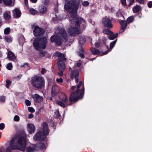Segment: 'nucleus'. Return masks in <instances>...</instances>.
<instances>
[{
	"instance_id": "nucleus-1",
	"label": "nucleus",
	"mask_w": 152,
	"mask_h": 152,
	"mask_svg": "<svg viewBox=\"0 0 152 152\" xmlns=\"http://www.w3.org/2000/svg\"><path fill=\"white\" fill-rule=\"evenodd\" d=\"M65 4L64 5V10L69 12L70 16L75 19L70 20L71 23H75V26L70 27L69 32L72 36H75L80 34L79 30L81 24V27L83 29L86 27V22L85 20L81 17H77V11L80 2L79 0H64Z\"/></svg>"
},
{
	"instance_id": "nucleus-2",
	"label": "nucleus",
	"mask_w": 152,
	"mask_h": 152,
	"mask_svg": "<svg viewBox=\"0 0 152 152\" xmlns=\"http://www.w3.org/2000/svg\"><path fill=\"white\" fill-rule=\"evenodd\" d=\"M26 136L24 134L15 136L10 141L9 146L6 150V152H11L12 150L18 149L22 151L26 148Z\"/></svg>"
},
{
	"instance_id": "nucleus-3",
	"label": "nucleus",
	"mask_w": 152,
	"mask_h": 152,
	"mask_svg": "<svg viewBox=\"0 0 152 152\" xmlns=\"http://www.w3.org/2000/svg\"><path fill=\"white\" fill-rule=\"evenodd\" d=\"M31 84L35 88L41 89L45 86V81L44 78L42 76H34L31 78Z\"/></svg>"
},
{
	"instance_id": "nucleus-4",
	"label": "nucleus",
	"mask_w": 152,
	"mask_h": 152,
	"mask_svg": "<svg viewBox=\"0 0 152 152\" xmlns=\"http://www.w3.org/2000/svg\"><path fill=\"white\" fill-rule=\"evenodd\" d=\"M47 39L45 37L41 38H36L34 40L33 45L37 50L45 49L47 44Z\"/></svg>"
},
{
	"instance_id": "nucleus-5",
	"label": "nucleus",
	"mask_w": 152,
	"mask_h": 152,
	"mask_svg": "<svg viewBox=\"0 0 152 152\" xmlns=\"http://www.w3.org/2000/svg\"><path fill=\"white\" fill-rule=\"evenodd\" d=\"M79 91V89H77L75 90V92H73L71 93L69 98V101L76 102L78 100L83 99L84 94V86H83L80 92V94L78 95Z\"/></svg>"
},
{
	"instance_id": "nucleus-6",
	"label": "nucleus",
	"mask_w": 152,
	"mask_h": 152,
	"mask_svg": "<svg viewBox=\"0 0 152 152\" xmlns=\"http://www.w3.org/2000/svg\"><path fill=\"white\" fill-rule=\"evenodd\" d=\"M48 134V132L45 133L42 131H39L34 134L33 139L34 141H44Z\"/></svg>"
},
{
	"instance_id": "nucleus-7",
	"label": "nucleus",
	"mask_w": 152,
	"mask_h": 152,
	"mask_svg": "<svg viewBox=\"0 0 152 152\" xmlns=\"http://www.w3.org/2000/svg\"><path fill=\"white\" fill-rule=\"evenodd\" d=\"M50 39L52 42H55L56 44L58 46H61L62 44L61 38L58 35H53L50 37Z\"/></svg>"
},
{
	"instance_id": "nucleus-8",
	"label": "nucleus",
	"mask_w": 152,
	"mask_h": 152,
	"mask_svg": "<svg viewBox=\"0 0 152 152\" xmlns=\"http://www.w3.org/2000/svg\"><path fill=\"white\" fill-rule=\"evenodd\" d=\"M45 32V30L43 28H40L37 26L35 27L33 31L34 36L37 37L43 36Z\"/></svg>"
},
{
	"instance_id": "nucleus-9",
	"label": "nucleus",
	"mask_w": 152,
	"mask_h": 152,
	"mask_svg": "<svg viewBox=\"0 0 152 152\" xmlns=\"http://www.w3.org/2000/svg\"><path fill=\"white\" fill-rule=\"evenodd\" d=\"M112 20L107 17H105L102 19V22L105 27L110 29L113 27Z\"/></svg>"
},
{
	"instance_id": "nucleus-10",
	"label": "nucleus",
	"mask_w": 152,
	"mask_h": 152,
	"mask_svg": "<svg viewBox=\"0 0 152 152\" xmlns=\"http://www.w3.org/2000/svg\"><path fill=\"white\" fill-rule=\"evenodd\" d=\"M107 50L104 52H100L99 50L97 49L94 48L91 49V52L94 55H99L100 56H102L103 55L107 54L109 51L108 47L107 46Z\"/></svg>"
},
{
	"instance_id": "nucleus-11",
	"label": "nucleus",
	"mask_w": 152,
	"mask_h": 152,
	"mask_svg": "<svg viewBox=\"0 0 152 152\" xmlns=\"http://www.w3.org/2000/svg\"><path fill=\"white\" fill-rule=\"evenodd\" d=\"M58 34H61V36L63 38V41L65 42L67 41V35L65 30L63 28L59 29Z\"/></svg>"
},
{
	"instance_id": "nucleus-12",
	"label": "nucleus",
	"mask_w": 152,
	"mask_h": 152,
	"mask_svg": "<svg viewBox=\"0 0 152 152\" xmlns=\"http://www.w3.org/2000/svg\"><path fill=\"white\" fill-rule=\"evenodd\" d=\"M34 147H35L36 151H39L41 149H46V145L43 142H38L34 145Z\"/></svg>"
},
{
	"instance_id": "nucleus-13",
	"label": "nucleus",
	"mask_w": 152,
	"mask_h": 152,
	"mask_svg": "<svg viewBox=\"0 0 152 152\" xmlns=\"http://www.w3.org/2000/svg\"><path fill=\"white\" fill-rule=\"evenodd\" d=\"M59 91L58 87L56 85H54L51 89V95L53 97L56 96Z\"/></svg>"
},
{
	"instance_id": "nucleus-14",
	"label": "nucleus",
	"mask_w": 152,
	"mask_h": 152,
	"mask_svg": "<svg viewBox=\"0 0 152 152\" xmlns=\"http://www.w3.org/2000/svg\"><path fill=\"white\" fill-rule=\"evenodd\" d=\"M32 97L34 101L37 103H39L43 101V97L37 94H32Z\"/></svg>"
},
{
	"instance_id": "nucleus-15",
	"label": "nucleus",
	"mask_w": 152,
	"mask_h": 152,
	"mask_svg": "<svg viewBox=\"0 0 152 152\" xmlns=\"http://www.w3.org/2000/svg\"><path fill=\"white\" fill-rule=\"evenodd\" d=\"M79 71L78 69H75L72 70L70 73V78L73 79H74L77 75L79 76Z\"/></svg>"
},
{
	"instance_id": "nucleus-16",
	"label": "nucleus",
	"mask_w": 152,
	"mask_h": 152,
	"mask_svg": "<svg viewBox=\"0 0 152 152\" xmlns=\"http://www.w3.org/2000/svg\"><path fill=\"white\" fill-rule=\"evenodd\" d=\"M119 23L123 32L125 30L127 26V22L125 20H121L119 21Z\"/></svg>"
},
{
	"instance_id": "nucleus-17",
	"label": "nucleus",
	"mask_w": 152,
	"mask_h": 152,
	"mask_svg": "<svg viewBox=\"0 0 152 152\" xmlns=\"http://www.w3.org/2000/svg\"><path fill=\"white\" fill-rule=\"evenodd\" d=\"M7 58L10 60H14L16 58V56L11 51H8L7 54Z\"/></svg>"
},
{
	"instance_id": "nucleus-18",
	"label": "nucleus",
	"mask_w": 152,
	"mask_h": 152,
	"mask_svg": "<svg viewBox=\"0 0 152 152\" xmlns=\"http://www.w3.org/2000/svg\"><path fill=\"white\" fill-rule=\"evenodd\" d=\"M42 130L43 131H42L45 133L47 132L49 133L48 125L45 122H44L42 123Z\"/></svg>"
},
{
	"instance_id": "nucleus-19",
	"label": "nucleus",
	"mask_w": 152,
	"mask_h": 152,
	"mask_svg": "<svg viewBox=\"0 0 152 152\" xmlns=\"http://www.w3.org/2000/svg\"><path fill=\"white\" fill-rule=\"evenodd\" d=\"M13 12L14 16L15 18H18L20 16L21 14L20 11L18 9H15Z\"/></svg>"
},
{
	"instance_id": "nucleus-20",
	"label": "nucleus",
	"mask_w": 152,
	"mask_h": 152,
	"mask_svg": "<svg viewBox=\"0 0 152 152\" xmlns=\"http://www.w3.org/2000/svg\"><path fill=\"white\" fill-rule=\"evenodd\" d=\"M59 99L64 102H66L68 101V98L67 96L63 93L61 94L59 96Z\"/></svg>"
},
{
	"instance_id": "nucleus-21",
	"label": "nucleus",
	"mask_w": 152,
	"mask_h": 152,
	"mask_svg": "<svg viewBox=\"0 0 152 152\" xmlns=\"http://www.w3.org/2000/svg\"><path fill=\"white\" fill-rule=\"evenodd\" d=\"M35 129V127L34 124H29V134H31L34 133Z\"/></svg>"
},
{
	"instance_id": "nucleus-22",
	"label": "nucleus",
	"mask_w": 152,
	"mask_h": 152,
	"mask_svg": "<svg viewBox=\"0 0 152 152\" xmlns=\"http://www.w3.org/2000/svg\"><path fill=\"white\" fill-rule=\"evenodd\" d=\"M39 12L41 13H45L47 11V8L45 6L43 5H41L39 6Z\"/></svg>"
},
{
	"instance_id": "nucleus-23",
	"label": "nucleus",
	"mask_w": 152,
	"mask_h": 152,
	"mask_svg": "<svg viewBox=\"0 0 152 152\" xmlns=\"http://www.w3.org/2000/svg\"><path fill=\"white\" fill-rule=\"evenodd\" d=\"M64 61L62 59H59L57 62L58 66H65Z\"/></svg>"
},
{
	"instance_id": "nucleus-24",
	"label": "nucleus",
	"mask_w": 152,
	"mask_h": 152,
	"mask_svg": "<svg viewBox=\"0 0 152 152\" xmlns=\"http://www.w3.org/2000/svg\"><path fill=\"white\" fill-rule=\"evenodd\" d=\"M56 53L57 56L58 57L60 58L59 59H62L65 60V61H66V58H65L64 54L59 52H57Z\"/></svg>"
},
{
	"instance_id": "nucleus-25",
	"label": "nucleus",
	"mask_w": 152,
	"mask_h": 152,
	"mask_svg": "<svg viewBox=\"0 0 152 152\" xmlns=\"http://www.w3.org/2000/svg\"><path fill=\"white\" fill-rule=\"evenodd\" d=\"M118 33L114 34L112 32V34L111 33L108 37V39L110 40H113L115 39L118 37Z\"/></svg>"
},
{
	"instance_id": "nucleus-26",
	"label": "nucleus",
	"mask_w": 152,
	"mask_h": 152,
	"mask_svg": "<svg viewBox=\"0 0 152 152\" xmlns=\"http://www.w3.org/2000/svg\"><path fill=\"white\" fill-rule=\"evenodd\" d=\"M10 13L9 11L5 12L4 13V18L6 20H8L10 18Z\"/></svg>"
},
{
	"instance_id": "nucleus-27",
	"label": "nucleus",
	"mask_w": 152,
	"mask_h": 152,
	"mask_svg": "<svg viewBox=\"0 0 152 152\" xmlns=\"http://www.w3.org/2000/svg\"><path fill=\"white\" fill-rule=\"evenodd\" d=\"M141 10L140 6L136 5L133 7V12L134 13H136L140 11Z\"/></svg>"
},
{
	"instance_id": "nucleus-28",
	"label": "nucleus",
	"mask_w": 152,
	"mask_h": 152,
	"mask_svg": "<svg viewBox=\"0 0 152 152\" xmlns=\"http://www.w3.org/2000/svg\"><path fill=\"white\" fill-rule=\"evenodd\" d=\"M2 1L4 3L8 6H12V0H0V3L2 2Z\"/></svg>"
},
{
	"instance_id": "nucleus-29",
	"label": "nucleus",
	"mask_w": 152,
	"mask_h": 152,
	"mask_svg": "<svg viewBox=\"0 0 152 152\" xmlns=\"http://www.w3.org/2000/svg\"><path fill=\"white\" fill-rule=\"evenodd\" d=\"M47 80L48 82V86H50L52 85L53 86L54 85H55L54 84L55 81L54 79H52L51 78H48L47 79Z\"/></svg>"
},
{
	"instance_id": "nucleus-30",
	"label": "nucleus",
	"mask_w": 152,
	"mask_h": 152,
	"mask_svg": "<svg viewBox=\"0 0 152 152\" xmlns=\"http://www.w3.org/2000/svg\"><path fill=\"white\" fill-rule=\"evenodd\" d=\"M86 39L83 37H80L79 38V43L83 45L86 41Z\"/></svg>"
},
{
	"instance_id": "nucleus-31",
	"label": "nucleus",
	"mask_w": 152,
	"mask_h": 152,
	"mask_svg": "<svg viewBox=\"0 0 152 152\" xmlns=\"http://www.w3.org/2000/svg\"><path fill=\"white\" fill-rule=\"evenodd\" d=\"M54 113L56 118H58L61 119V116L60 114L59 110L58 109L56 110Z\"/></svg>"
},
{
	"instance_id": "nucleus-32",
	"label": "nucleus",
	"mask_w": 152,
	"mask_h": 152,
	"mask_svg": "<svg viewBox=\"0 0 152 152\" xmlns=\"http://www.w3.org/2000/svg\"><path fill=\"white\" fill-rule=\"evenodd\" d=\"M108 28L104 29L103 30V33L105 34L110 35L111 34H112V31Z\"/></svg>"
},
{
	"instance_id": "nucleus-33",
	"label": "nucleus",
	"mask_w": 152,
	"mask_h": 152,
	"mask_svg": "<svg viewBox=\"0 0 152 152\" xmlns=\"http://www.w3.org/2000/svg\"><path fill=\"white\" fill-rule=\"evenodd\" d=\"M134 18L133 16L129 17L126 19V22L128 24L131 23L134 21Z\"/></svg>"
},
{
	"instance_id": "nucleus-34",
	"label": "nucleus",
	"mask_w": 152,
	"mask_h": 152,
	"mask_svg": "<svg viewBox=\"0 0 152 152\" xmlns=\"http://www.w3.org/2000/svg\"><path fill=\"white\" fill-rule=\"evenodd\" d=\"M117 41V39H116L114 41L111 42L110 43V50L112 49L113 48L116 42Z\"/></svg>"
},
{
	"instance_id": "nucleus-35",
	"label": "nucleus",
	"mask_w": 152,
	"mask_h": 152,
	"mask_svg": "<svg viewBox=\"0 0 152 152\" xmlns=\"http://www.w3.org/2000/svg\"><path fill=\"white\" fill-rule=\"evenodd\" d=\"M116 16L117 18H120L123 17L124 18V16L123 15L122 12L119 11H118L116 12Z\"/></svg>"
},
{
	"instance_id": "nucleus-36",
	"label": "nucleus",
	"mask_w": 152,
	"mask_h": 152,
	"mask_svg": "<svg viewBox=\"0 0 152 152\" xmlns=\"http://www.w3.org/2000/svg\"><path fill=\"white\" fill-rule=\"evenodd\" d=\"M57 104L63 108H65L66 107V105L64 102L61 101H58L57 102Z\"/></svg>"
},
{
	"instance_id": "nucleus-37",
	"label": "nucleus",
	"mask_w": 152,
	"mask_h": 152,
	"mask_svg": "<svg viewBox=\"0 0 152 152\" xmlns=\"http://www.w3.org/2000/svg\"><path fill=\"white\" fill-rule=\"evenodd\" d=\"M29 12L33 15H35L37 14V11L34 9H32L29 10Z\"/></svg>"
},
{
	"instance_id": "nucleus-38",
	"label": "nucleus",
	"mask_w": 152,
	"mask_h": 152,
	"mask_svg": "<svg viewBox=\"0 0 152 152\" xmlns=\"http://www.w3.org/2000/svg\"><path fill=\"white\" fill-rule=\"evenodd\" d=\"M10 28H7L4 30V34H10Z\"/></svg>"
},
{
	"instance_id": "nucleus-39",
	"label": "nucleus",
	"mask_w": 152,
	"mask_h": 152,
	"mask_svg": "<svg viewBox=\"0 0 152 152\" xmlns=\"http://www.w3.org/2000/svg\"><path fill=\"white\" fill-rule=\"evenodd\" d=\"M95 45L96 48H99L101 45L100 42V41L99 40L98 42H96Z\"/></svg>"
},
{
	"instance_id": "nucleus-40",
	"label": "nucleus",
	"mask_w": 152,
	"mask_h": 152,
	"mask_svg": "<svg viewBox=\"0 0 152 152\" xmlns=\"http://www.w3.org/2000/svg\"><path fill=\"white\" fill-rule=\"evenodd\" d=\"M89 3L87 1H84L82 3V5L84 7H87L89 5Z\"/></svg>"
},
{
	"instance_id": "nucleus-41",
	"label": "nucleus",
	"mask_w": 152,
	"mask_h": 152,
	"mask_svg": "<svg viewBox=\"0 0 152 152\" xmlns=\"http://www.w3.org/2000/svg\"><path fill=\"white\" fill-rule=\"evenodd\" d=\"M6 41L7 42H10L12 41V38L10 37H7L5 38Z\"/></svg>"
},
{
	"instance_id": "nucleus-42",
	"label": "nucleus",
	"mask_w": 152,
	"mask_h": 152,
	"mask_svg": "<svg viewBox=\"0 0 152 152\" xmlns=\"http://www.w3.org/2000/svg\"><path fill=\"white\" fill-rule=\"evenodd\" d=\"M11 83V82L10 80H6V86L7 88H8L9 87V85Z\"/></svg>"
},
{
	"instance_id": "nucleus-43",
	"label": "nucleus",
	"mask_w": 152,
	"mask_h": 152,
	"mask_svg": "<svg viewBox=\"0 0 152 152\" xmlns=\"http://www.w3.org/2000/svg\"><path fill=\"white\" fill-rule=\"evenodd\" d=\"M35 150V147H34V145L33 147L29 146V152H34Z\"/></svg>"
},
{
	"instance_id": "nucleus-44",
	"label": "nucleus",
	"mask_w": 152,
	"mask_h": 152,
	"mask_svg": "<svg viewBox=\"0 0 152 152\" xmlns=\"http://www.w3.org/2000/svg\"><path fill=\"white\" fill-rule=\"evenodd\" d=\"M20 118L18 116L16 115L14 118V120L15 121H19Z\"/></svg>"
},
{
	"instance_id": "nucleus-45",
	"label": "nucleus",
	"mask_w": 152,
	"mask_h": 152,
	"mask_svg": "<svg viewBox=\"0 0 152 152\" xmlns=\"http://www.w3.org/2000/svg\"><path fill=\"white\" fill-rule=\"evenodd\" d=\"M121 4L123 6H127L126 0H121Z\"/></svg>"
},
{
	"instance_id": "nucleus-46",
	"label": "nucleus",
	"mask_w": 152,
	"mask_h": 152,
	"mask_svg": "<svg viewBox=\"0 0 152 152\" xmlns=\"http://www.w3.org/2000/svg\"><path fill=\"white\" fill-rule=\"evenodd\" d=\"M128 1L129 2V4L128 5L129 7L132 5L134 2V0H129Z\"/></svg>"
},
{
	"instance_id": "nucleus-47",
	"label": "nucleus",
	"mask_w": 152,
	"mask_h": 152,
	"mask_svg": "<svg viewBox=\"0 0 152 152\" xmlns=\"http://www.w3.org/2000/svg\"><path fill=\"white\" fill-rule=\"evenodd\" d=\"M35 111V109L33 107H29V112L33 113H34Z\"/></svg>"
},
{
	"instance_id": "nucleus-48",
	"label": "nucleus",
	"mask_w": 152,
	"mask_h": 152,
	"mask_svg": "<svg viewBox=\"0 0 152 152\" xmlns=\"http://www.w3.org/2000/svg\"><path fill=\"white\" fill-rule=\"evenodd\" d=\"M58 67V69L59 71L61 72L62 71V72L63 73V72H64V69H65L66 67Z\"/></svg>"
},
{
	"instance_id": "nucleus-49",
	"label": "nucleus",
	"mask_w": 152,
	"mask_h": 152,
	"mask_svg": "<svg viewBox=\"0 0 152 152\" xmlns=\"http://www.w3.org/2000/svg\"><path fill=\"white\" fill-rule=\"evenodd\" d=\"M107 39L105 37H103L102 39V43L104 44H105L106 43Z\"/></svg>"
},
{
	"instance_id": "nucleus-50",
	"label": "nucleus",
	"mask_w": 152,
	"mask_h": 152,
	"mask_svg": "<svg viewBox=\"0 0 152 152\" xmlns=\"http://www.w3.org/2000/svg\"><path fill=\"white\" fill-rule=\"evenodd\" d=\"M56 80L58 83H62L63 82V80L62 78H61L59 79H57Z\"/></svg>"
},
{
	"instance_id": "nucleus-51",
	"label": "nucleus",
	"mask_w": 152,
	"mask_h": 152,
	"mask_svg": "<svg viewBox=\"0 0 152 152\" xmlns=\"http://www.w3.org/2000/svg\"><path fill=\"white\" fill-rule=\"evenodd\" d=\"M5 97L3 96H0V102H3L5 101Z\"/></svg>"
},
{
	"instance_id": "nucleus-52",
	"label": "nucleus",
	"mask_w": 152,
	"mask_h": 152,
	"mask_svg": "<svg viewBox=\"0 0 152 152\" xmlns=\"http://www.w3.org/2000/svg\"><path fill=\"white\" fill-rule=\"evenodd\" d=\"M147 4L148 7L150 8L152 7V1H150L148 2Z\"/></svg>"
},
{
	"instance_id": "nucleus-53",
	"label": "nucleus",
	"mask_w": 152,
	"mask_h": 152,
	"mask_svg": "<svg viewBox=\"0 0 152 152\" xmlns=\"http://www.w3.org/2000/svg\"><path fill=\"white\" fill-rule=\"evenodd\" d=\"M138 3L141 4H143L144 3V0H136Z\"/></svg>"
},
{
	"instance_id": "nucleus-54",
	"label": "nucleus",
	"mask_w": 152,
	"mask_h": 152,
	"mask_svg": "<svg viewBox=\"0 0 152 152\" xmlns=\"http://www.w3.org/2000/svg\"><path fill=\"white\" fill-rule=\"evenodd\" d=\"M4 127V123H1L0 124V129H3Z\"/></svg>"
},
{
	"instance_id": "nucleus-55",
	"label": "nucleus",
	"mask_w": 152,
	"mask_h": 152,
	"mask_svg": "<svg viewBox=\"0 0 152 152\" xmlns=\"http://www.w3.org/2000/svg\"><path fill=\"white\" fill-rule=\"evenodd\" d=\"M79 56L81 57L82 58H85V56L84 54L82 53L79 52Z\"/></svg>"
},
{
	"instance_id": "nucleus-56",
	"label": "nucleus",
	"mask_w": 152,
	"mask_h": 152,
	"mask_svg": "<svg viewBox=\"0 0 152 152\" xmlns=\"http://www.w3.org/2000/svg\"><path fill=\"white\" fill-rule=\"evenodd\" d=\"M82 82L80 81L79 82L78 84V85L77 86V89H79L80 88V86L82 85Z\"/></svg>"
},
{
	"instance_id": "nucleus-57",
	"label": "nucleus",
	"mask_w": 152,
	"mask_h": 152,
	"mask_svg": "<svg viewBox=\"0 0 152 152\" xmlns=\"http://www.w3.org/2000/svg\"><path fill=\"white\" fill-rule=\"evenodd\" d=\"M39 55L41 57H44L45 55V53L43 51H41L39 53Z\"/></svg>"
},
{
	"instance_id": "nucleus-58",
	"label": "nucleus",
	"mask_w": 152,
	"mask_h": 152,
	"mask_svg": "<svg viewBox=\"0 0 152 152\" xmlns=\"http://www.w3.org/2000/svg\"><path fill=\"white\" fill-rule=\"evenodd\" d=\"M77 66H80L81 65V61H79L77 63Z\"/></svg>"
},
{
	"instance_id": "nucleus-59",
	"label": "nucleus",
	"mask_w": 152,
	"mask_h": 152,
	"mask_svg": "<svg viewBox=\"0 0 152 152\" xmlns=\"http://www.w3.org/2000/svg\"><path fill=\"white\" fill-rule=\"evenodd\" d=\"M49 3V0H45L44 4L45 5H47Z\"/></svg>"
},
{
	"instance_id": "nucleus-60",
	"label": "nucleus",
	"mask_w": 152,
	"mask_h": 152,
	"mask_svg": "<svg viewBox=\"0 0 152 152\" xmlns=\"http://www.w3.org/2000/svg\"><path fill=\"white\" fill-rule=\"evenodd\" d=\"M21 76L22 75H18V76L16 77H15V78L17 80H19V79H20L21 77Z\"/></svg>"
},
{
	"instance_id": "nucleus-61",
	"label": "nucleus",
	"mask_w": 152,
	"mask_h": 152,
	"mask_svg": "<svg viewBox=\"0 0 152 152\" xmlns=\"http://www.w3.org/2000/svg\"><path fill=\"white\" fill-rule=\"evenodd\" d=\"M58 74L60 77L63 76V73L62 72V71L60 72H58Z\"/></svg>"
},
{
	"instance_id": "nucleus-62",
	"label": "nucleus",
	"mask_w": 152,
	"mask_h": 152,
	"mask_svg": "<svg viewBox=\"0 0 152 152\" xmlns=\"http://www.w3.org/2000/svg\"><path fill=\"white\" fill-rule=\"evenodd\" d=\"M34 115L31 113L29 114V118H32L34 117Z\"/></svg>"
},
{
	"instance_id": "nucleus-63",
	"label": "nucleus",
	"mask_w": 152,
	"mask_h": 152,
	"mask_svg": "<svg viewBox=\"0 0 152 152\" xmlns=\"http://www.w3.org/2000/svg\"><path fill=\"white\" fill-rule=\"evenodd\" d=\"M77 76L75 78V82L76 83H77L79 81V79L78 77L79 76Z\"/></svg>"
},
{
	"instance_id": "nucleus-64",
	"label": "nucleus",
	"mask_w": 152,
	"mask_h": 152,
	"mask_svg": "<svg viewBox=\"0 0 152 152\" xmlns=\"http://www.w3.org/2000/svg\"><path fill=\"white\" fill-rule=\"evenodd\" d=\"M46 71V69L44 68L42 69L41 73L42 74H44L45 73V72Z\"/></svg>"
}]
</instances>
